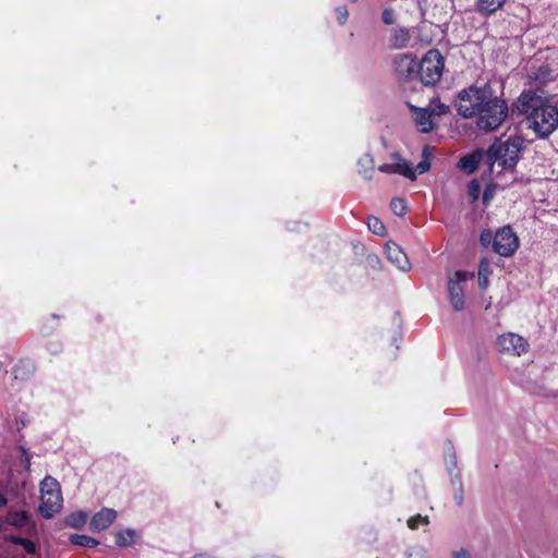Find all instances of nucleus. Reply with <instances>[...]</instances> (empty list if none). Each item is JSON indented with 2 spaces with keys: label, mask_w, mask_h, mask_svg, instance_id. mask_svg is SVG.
Masks as SVG:
<instances>
[{
  "label": "nucleus",
  "mask_w": 558,
  "mask_h": 558,
  "mask_svg": "<svg viewBox=\"0 0 558 558\" xmlns=\"http://www.w3.org/2000/svg\"><path fill=\"white\" fill-rule=\"evenodd\" d=\"M459 116L464 119L476 117V124L485 132L496 131L508 117V105L498 97L489 83L471 85L459 92L456 99Z\"/></svg>",
  "instance_id": "1"
},
{
  "label": "nucleus",
  "mask_w": 558,
  "mask_h": 558,
  "mask_svg": "<svg viewBox=\"0 0 558 558\" xmlns=\"http://www.w3.org/2000/svg\"><path fill=\"white\" fill-rule=\"evenodd\" d=\"M520 110L529 114V120L539 137L549 136L558 125V108L534 92H523L518 99Z\"/></svg>",
  "instance_id": "2"
},
{
  "label": "nucleus",
  "mask_w": 558,
  "mask_h": 558,
  "mask_svg": "<svg viewBox=\"0 0 558 558\" xmlns=\"http://www.w3.org/2000/svg\"><path fill=\"white\" fill-rule=\"evenodd\" d=\"M524 150V138L511 135L505 142H494L486 151V163L492 168L498 162L504 170H514Z\"/></svg>",
  "instance_id": "3"
},
{
  "label": "nucleus",
  "mask_w": 558,
  "mask_h": 558,
  "mask_svg": "<svg viewBox=\"0 0 558 558\" xmlns=\"http://www.w3.org/2000/svg\"><path fill=\"white\" fill-rule=\"evenodd\" d=\"M62 502L63 498L59 482L51 476H46L40 482V505L37 510L43 517L49 519L59 512L62 508Z\"/></svg>",
  "instance_id": "4"
},
{
  "label": "nucleus",
  "mask_w": 558,
  "mask_h": 558,
  "mask_svg": "<svg viewBox=\"0 0 558 558\" xmlns=\"http://www.w3.org/2000/svg\"><path fill=\"white\" fill-rule=\"evenodd\" d=\"M445 58L438 49L428 50L418 63L417 77L425 86H435L441 78Z\"/></svg>",
  "instance_id": "5"
},
{
  "label": "nucleus",
  "mask_w": 558,
  "mask_h": 558,
  "mask_svg": "<svg viewBox=\"0 0 558 558\" xmlns=\"http://www.w3.org/2000/svg\"><path fill=\"white\" fill-rule=\"evenodd\" d=\"M474 278L473 272L465 270H458L449 278L448 281V293L450 304L456 312H461L464 308V291L461 286L462 282Z\"/></svg>",
  "instance_id": "6"
},
{
  "label": "nucleus",
  "mask_w": 558,
  "mask_h": 558,
  "mask_svg": "<svg viewBox=\"0 0 558 558\" xmlns=\"http://www.w3.org/2000/svg\"><path fill=\"white\" fill-rule=\"evenodd\" d=\"M519 247V239L510 226L497 230L494 239V252L504 257L512 256Z\"/></svg>",
  "instance_id": "7"
},
{
  "label": "nucleus",
  "mask_w": 558,
  "mask_h": 558,
  "mask_svg": "<svg viewBox=\"0 0 558 558\" xmlns=\"http://www.w3.org/2000/svg\"><path fill=\"white\" fill-rule=\"evenodd\" d=\"M395 69L400 78L412 81L417 77L418 63L411 53H403L395 59Z\"/></svg>",
  "instance_id": "8"
},
{
  "label": "nucleus",
  "mask_w": 558,
  "mask_h": 558,
  "mask_svg": "<svg viewBox=\"0 0 558 558\" xmlns=\"http://www.w3.org/2000/svg\"><path fill=\"white\" fill-rule=\"evenodd\" d=\"M497 345L500 351L512 353L514 355L525 353L529 348L527 341L517 333L501 335L498 337Z\"/></svg>",
  "instance_id": "9"
},
{
  "label": "nucleus",
  "mask_w": 558,
  "mask_h": 558,
  "mask_svg": "<svg viewBox=\"0 0 558 558\" xmlns=\"http://www.w3.org/2000/svg\"><path fill=\"white\" fill-rule=\"evenodd\" d=\"M386 255L389 262L396 265L399 269L408 271L411 268V264L407 254L403 250L392 241L386 243Z\"/></svg>",
  "instance_id": "10"
},
{
  "label": "nucleus",
  "mask_w": 558,
  "mask_h": 558,
  "mask_svg": "<svg viewBox=\"0 0 558 558\" xmlns=\"http://www.w3.org/2000/svg\"><path fill=\"white\" fill-rule=\"evenodd\" d=\"M117 511L110 508H102L96 512L89 522V529L93 532H100L108 529L116 520Z\"/></svg>",
  "instance_id": "11"
},
{
  "label": "nucleus",
  "mask_w": 558,
  "mask_h": 558,
  "mask_svg": "<svg viewBox=\"0 0 558 558\" xmlns=\"http://www.w3.org/2000/svg\"><path fill=\"white\" fill-rule=\"evenodd\" d=\"M411 37L409 28L404 26H396L389 32V44L393 49H403L409 46Z\"/></svg>",
  "instance_id": "12"
},
{
  "label": "nucleus",
  "mask_w": 558,
  "mask_h": 558,
  "mask_svg": "<svg viewBox=\"0 0 558 558\" xmlns=\"http://www.w3.org/2000/svg\"><path fill=\"white\" fill-rule=\"evenodd\" d=\"M483 160L486 161V153L484 154L481 149H476L473 153L461 157L459 160V167L468 174H471L478 168Z\"/></svg>",
  "instance_id": "13"
},
{
  "label": "nucleus",
  "mask_w": 558,
  "mask_h": 558,
  "mask_svg": "<svg viewBox=\"0 0 558 558\" xmlns=\"http://www.w3.org/2000/svg\"><path fill=\"white\" fill-rule=\"evenodd\" d=\"M434 112L428 108L416 109L415 123L420 132L429 133L434 130L435 123L433 121Z\"/></svg>",
  "instance_id": "14"
},
{
  "label": "nucleus",
  "mask_w": 558,
  "mask_h": 558,
  "mask_svg": "<svg viewBox=\"0 0 558 558\" xmlns=\"http://www.w3.org/2000/svg\"><path fill=\"white\" fill-rule=\"evenodd\" d=\"M507 0H476L475 10L484 17H489L499 11Z\"/></svg>",
  "instance_id": "15"
},
{
  "label": "nucleus",
  "mask_w": 558,
  "mask_h": 558,
  "mask_svg": "<svg viewBox=\"0 0 558 558\" xmlns=\"http://www.w3.org/2000/svg\"><path fill=\"white\" fill-rule=\"evenodd\" d=\"M529 78L536 85H545L554 80L553 70L548 64H543L529 74Z\"/></svg>",
  "instance_id": "16"
},
{
  "label": "nucleus",
  "mask_w": 558,
  "mask_h": 558,
  "mask_svg": "<svg viewBox=\"0 0 558 558\" xmlns=\"http://www.w3.org/2000/svg\"><path fill=\"white\" fill-rule=\"evenodd\" d=\"M137 534L134 530L126 529L114 534V543L119 547H128L135 543Z\"/></svg>",
  "instance_id": "17"
},
{
  "label": "nucleus",
  "mask_w": 558,
  "mask_h": 558,
  "mask_svg": "<svg viewBox=\"0 0 558 558\" xmlns=\"http://www.w3.org/2000/svg\"><path fill=\"white\" fill-rule=\"evenodd\" d=\"M87 521V513L84 511H76L70 513L65 518V524L70 527L81 529Z\"/></svg>",
  "instance_id": "18"
},
{
  "label": "nucleus",
  "mask_w": 558,
  "mask_h": 558,
  "mask_svg": "<svg viewBox=\"0 0 558 558\" xmlns=\"http://www.w3.org/2000/svg\"><path fill=\"white\" fill-rule=\"evenodd\" d=\"M70 542L73 545H77V546H82V547H87V548L96 547L99 544V542L96 541L94 537H90V536L85 535V534H72L70 536Z\"/></svg>",
  "instance_id": "19"
},
{
  "label": "nucleus",
  "mask_w": 558,
  "mask_h": 558,
  "mask_svg": "<svg viewBox=\"0 0 558 558\" xmlns=\"http://www.w3.org/2000/svg\"><path fill=\"white\" fill-rule=\"evenodd\" d=\"M367 227L368 230L375 235L385 236L387 234V230L384 222L375 216L368 217Z\"/></svg>",
  "instance_id": "20"
},
{
  "label": "nucleus",
  "mask_w": 558,
  "mask_h": 558,
  "mask_svg": "<svg viewBox=\"0 0 558 558\" xmlns=\"http://www.w3.org/2000/svg\"><path fill=\"white\" fill-rule=\"evenodd\" d=\"M396 166H398L397 173L410 179L411 181L416 180L415 170L412 168V165L410 162L401 159L399 162L396 163Z\"/></svg>",
  "instance_id": "21"
},
{
  "label": "nucleus",
  "mask_w": 558,
  "mask_h": 558,
  "mask_svg": "<svg viewBox=\"0 0 558 558\" xmlns=\"http://www.w3.org/2000/svg\"><path fill=\"white\" fill-rule=\"evenodd\" d=\"M390 207L392 213L399 217L404 216L409 210L405 199L401 197L392 198Z\"/></svg>",
  "instance_id": "22"
},
{
  "label": "nucleus",
  "mask_w": 558,
  "mask_h": 558,
  "mask_svg": "<svg viewBox=\"0 0 558 558\" xmlns=\"http://www.w3.org/2000/svg\"><path fill=\"white\" fill-rule=\"evenodd\" d=\"M429 519L427 515L423 517L422 514H415L409 518L407 524L410 530H417L421 524H428Z\"/></svg>",
  "instance_id": "23"
},
{
  "label": "nucleus",
  "mask_w": 558,
  "mask_h": 558,
  "mask_svg": "<svg viewBox=\"0 0 558 558\" xmlns=\"http://www.w3.org/2000/svg\"><path fill=\"white\" fill-rule=\"evenodd\" d=\"M397 21L396 11L392 8H385L381 12V22L385 25H393Z\"/></svg>",
  "instance_id": "24"
},
{
  "label": "nucleus",
  "mask_w": 558,
  "mask_h": 558,
  "mask_svg": "<svg viewBox=\"0 0 558 558\" xmlns=\"http://www.w3.org/2000/svg\"><path fill=\"white\" fill-rule=\"evenodd\" d=\"M495 234L489 229H485L481 232L480 243L483 247H488L490 244L494 247Z\"/></svg>",
  "instance_id": "25"
},
{
  "label": "nucleus",
  "mask_w": 558,
  "mask_h": 558,
  "mask_svg": "<svg viewBox=\"0 0 558 558\" xmlns=\"http://www.w3.org/2000/svg\"><path fill=\"white\" fill-rule=\"evenodd\" d=\"M429 106L432 107L430 110L434 112V116H442L449 111V107L441 104L439 100H432Z\"/></svg>",
  "instance_id": "26"
},
{
  "label": "nucleus",
  "mask_w": 558,
  "mask_h": 558,
  "mask_svg": "<svg viewBox=\"0 0 558 558\" xmlns=\"http://www.w3.org/2000/svg\"><path fill=\"white\" fill-rule=\"evenodd\" d=\"M14 543L21 544L26 553L35 555V542L28 538L15 537Z\"/></svg>",
  "instance_id": "27"
},
{
  "label": "nucleus",
  "mask_w": 558,
  "mask_h": 558,
  "mask_svg": "<svg viewBox=\"0 0 558 558\" xmlns=\"http://www.w3.org/2000/svg\"><path fill=\"white\" fill-rule=\"evenodd\" d=\"M427 149H428V147L424 148L423 159L416 166V171L420 174L426 173L430 169V162H429V160L427 158V155H426Z\"/></svg>",
  "instance_id": "28"
},
{
  "label": "nucleus",
  "mask_w": 558,
  "mask_h": 558,
  "mask_svg": "<svg viewBox=\"0 0 558 558\" xmlns=\"http://www.w3.org/2000/svg\"><path fill=\"white\" fill-rule=\"evenodd\" d=\"M481 193V185L476 180H472L469 184V195L472 202L478 199Z\"/></svg>",
  "instance_id": "29"
},
{
  "label": "nucleus",
  "mask_w": 558,
  "mask_h": 558,
  "mask_svg": "<svg viewBox=\"0 0 558 558\" xmlns=\"http://www.w3.org/2000/svg\"><path fill=\"white\" fill-rule=\"evenodd\" d=\"M493 270L490 267V263L487 258H482L478 265V275L487 276L489 277L492 275Z\"/></svg>",
  "instance_id": "30"
},
{
  "label": "nucleus",
  "mask_w": 558,
  "mask_h": 558,
  "mask_svg": "<svg viewBox=\"0 0 558 558\" xmlns=\"http://www.w3.org/2000/svg\"><path fill=\"white\" fill-rule=\"evenodd\" d=\"M19 451L21 453V458L23 459L25 469L29 470L32 454L23 446H19Z\"/></svg>",
  "instance_id": "31"
},
{
  "label": "nucleus",
  "mask_w": 558,
  "mask_h": 558,
  "mask_svg": "<svg viewBox=\"0 0 558 558\" xmlns=\"http://www.w3.org/2000/svg\"><path fill=\"white\" fill-rule=\"evenodd\" d=\"M397 168L396 163H384L378 167V170L383 173H397Z\"/></svg>",
  "instance_id": "32"
},
{
  "label": "nucleus",
  "mask_w": 558,
  "mask_h": 558,
  "mask_svg": "<svg viewBox=\"0 0 558 558\" xmlns=\"http://www.w3.org/2000/svg\"><path fill=\"white\" fill-rule=\"evenodd\" d=\"M489 277L478 275V286L482 290H485L488 287Z\"/></svg>",
  "instance_id": "33"
},
{
  "label": "nucleus",
  "mask_w": 558,
  "mask_h": 558,
  "mask_svg": "<svg viewBox=\"0 0 558 558\" xmlns=\"http://www.w3.org/2000/svg\"><path fill=\"white\" fill-rule=\"evenodd\" d=\"M24 375H25V372H24L23 366L15 365V367H14V378L15 379H19V378L24 379Z\"/></svg>",
  "instance_id": "34"
},
{
  "label": "nucleus",
  "mask_w": 558,
  "mask_h": 558,
  "mask_svg": "<svg viewBox=\"0 0 558 558\" xmlns=\"http://www.w3.org/2000/svg\"><path fill=\"white\" fill-rule=\"evenodd\" d=\"M454 558H471L470 554L465 549H461L454 554Z\"/></svg>",
  "instance_id": "35"
},
{
  "label": "nucleus",
  "mask_w": 558,
  "mask_h": 558,
  "mask_svg": "<svg viewBox=\"0 0 558 558\" xmlns=\"http://www.w3.org/2000/svg\"><path fill=\"white\" fill-rule=\"evenodd\" d=\"M348 17V11L343 9V11L339 10V21L341 24L345 23Z\"/></svg>",
  "instance_id": "36"
},
{
  "label": "nucleus",
  "mask_w": 558,
  "mask_h": 558,
  "mask_svg": "<svg viewBox=\"0 0 558 558\" xmlns=\"http://www.w3.org/2000/svg\"><path fill=\"white\" fill-rule=\"evenodd\" d=\"M190 558H216V557L213 555H209V554L199 553V554H195L194 556H192Z\"/></svg>",
  "instance_id": "37"
},
{
  "label": "nucleus",
  "mask_w": 558,
  "mask_h": 558,
  "mask_svg": "<svg viewBox=\"0 0 558 558\" xmlns=\"http://www.w3.org/2000/svg\"><path fill=\"white\" fill-rule=\"evenodd\" d=\"M490 197H492V192L487 187V189H485L484 194H483V202L486 203Z\"/></svg>",
  "instance_id": "38"
},
{
  "label": "nucleus",
  "mask_w": 558,
  "mask_h": 558,
  "mask_svg": "<svg viewBox=\"0 0 558 558\" xmlns=\"http://www.w3.org/2000/svg\"><path fill=\"white\" fill-rule=\"evenodd\" d=\"M255 558H280V557H278L276 555H271V554H264V555H259Z\"/></svg>",
  "instance_id": "39"
},
{
  "label": "nucleus",
  "mask_w": 558,
  "mask_h": 558,
  "mask_svg": "<svg viewBox=\"0 0 558 558\" xmlns=\"http://www.w3.org/2000/svg\"><path fill=\"white\" fill-rule=\"evenodd\" d=\"M7 501H8L7 498L2 494H0V507L5 506Z\"/></svg>",
  "instance_id": "40"
},
{
  "label": "nucleus",
  "mask_w": 558,
  "mask_h": 558,
  "mask_svg": "<svg viewBox=\"0 0 558 558\" xmlns=\"http://www.w3.org/2000/svg\"><path fill=\"white\" fill-rule=\"evenodd\" d=\"M94 319H95L96 323H101L104 318H102V316L100 314H96L94 316Z\"/></svg>",
  "instance_id": "41"
}]
</instances>
